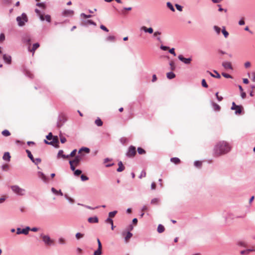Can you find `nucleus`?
<instances>
[{"label":"nucleus","mask_w":255,"mask_h":255,"mask_svg":"<svg viewBox=\"0 0 255 255\" xmlns=\"http://www.w3.org/2000/svg\"><path fill=\"white\" fill-rule=\"evenodd\" d=\"M231 150L229 144L225 141H219L214 147L215 156L218 157L228 153Z\"/></svg>","instance_id":"nucleus-1"},{"label":"nucleus","mask_w":255,"mask_h":255,"mask_svg":"<svg viewBox=\"0 0 255 255\" xmlns=\"http://www.w3.org/2000/svg\"><path fill=\"white\" fill-rule=\"evenodd\" d=\"M16 21L18 22V25L20 27H22L25 25V22L28 21V17L25 13H22L21 16H18L16 17Z\"/></svg>","instance_id":"nucleus-2"},{"label":"nucleus","mask_w":255,"mask_h":255,"mask_svg":"<svg viewBox=\"0 0 255 255\" xmlns=\"http://www.w3.org/2000/svg\"><path fill=\"white\" fill-rule=\"evenodd\" d=\"M10 188L13 193L19 196H23L25 194V189L20 188L18 185H12Z\"/></svg>","instance_id":"nucleus-3"},{"label":"nucleus","mask_w":255,"mask_h":255,"mask_svg":"<svg viewBox=\"0 0 255 255\" xmlns=\"http://www.w3.org/2000/svg\"><path fill=\"white\" fill-rule=\"evenodd\" d=\"M67 118L66 116L63 114L59 115L57 119V122L56 126L57 128H61L67 122Z\"/></svg>","instance_id":"nucleus-4"},{"label":"nucleus","mask_w":255,"mask_h":255,"mask_svg":"<svg viewBox=\"0 0 255 255\" xmlns=\"http://www.w3.org/2000/svg\"><path fill=\"white\" fill-rule=\"evenodd\" d=\"M232 110H235V114L236 115H241L244 110V108L241 105H237L236 103L233 102L232 104L231 108Z\"/></svg>","instance_id":"nucleus-5"},{"label":"nucleus","mask_w":255,"mask_h":255,"mask_svg":"<svg viewBox=\"0 0 255 255\" xmlns=\"http://www.w3.org/2000/svg\"><path fill=\"white\" fill-rule=\"evenodd\" d=\"M136 148L133 145H130L128 148V151L126 152V156L129 158L133 157L136 154Z\"/></svg>","instance_id":"nucleus-6"},{"label":"nucleus","mask_w":255,"mask_h":255,"mask_svg":"<svg viewBox=\"0 0 255 255\" xmlns=\"http://www.w3.org/2000/svg\"><path fill=\"white\" fill-rule=\"evenodd\" d=\"M40 237L42 239V241L47 246H51L53 245L54 241L51 239L48 235H45L42 234L40 235Z\"/></svg>","instance_id":"nucleus-7"},{"label":"nucleus","mask_w":255,"mask_h":255,"mask_svg":"<svg viewBox=\"0 0 255 255\" xmlns=\"http://www.w3.org/2000/svg\"><path fill=\"white\" fill-rule=\"evenodd\" d=\"M178 58L180 61L186 65L190 64L192 61V58L191 56L188 58H185L182 54L179 55L178 56Z\"/></svg>","instance_id":"nucleus-8"},{"label":"nucleus","mask_w":255,"mask_h":255,"mask_svg":"<svg viewBox=\"0 0 255 255\" xmlns=\"http://www.w3.org/2000/svg\"><path fill=\"white\" fill-rule=\"evenodd\" d=\"M30 230V228L28 226L26 227L25 228H23L21 229L20 228H17L16 229V234L17 235L19 234H24L25 235H26L28 234L29 231Z\"/></svg>","instance_id":"nucleus-9"},{"label":"nucleus","mask_w":255,"mask_h":255,"mask_svg":"<svg viewBox=\"0 0 255 255\" xmlns=\"http://www.w3.org/2000/svg\"><path fill=\"white\" fill-rule=\"evenodd\" d=\"M52 141H48L46 139H44V142L45 143V144H48V145H53V146H54L53 143H56V144H58L59 143V140H58V136H53L52 137Z\"/></svg>","instance_id":"nucleus-10"},{"label":"nucleus","mask_w":255,"mask_h":255,"mask_svg":"<svg viewBox=\"0 0 255 255\" xmlns=\"http://www.w3.org/2000/svg\"><path fill=\"white\" fill-rule=\"evenodd\" d=\"M21 40L23 43L28 45L29 47L31 45V39L29 35L22 36Z\"/></svg>","instance_id":"nucleus-11"},{"label":"nucleus","mask_w":255,"mask_h":255,"mask_svg":"<svg viewBox=\"0 0 255 255\" xmlns=\"http://www.w3.org/2000/svg\"><path fill=\"white\" fill-rule=\"evenodd\" d=\"M84 155L81 154L80 155H78L75 156L74 159L72 161H73V163L75 165V166L79 165L80 162L82 160V158Z\"/></svg>","instance_id":"nucleus-12"},{"label":"nucleus","mask_w":255,"mask_h":255,"mask_svg":"<svg viewBox=\"0 0 255 255\" xmlns=\"http://www.w3.org/2000/svg\"><path fill=\"white\" fill-rule=\"evenodd\" d=\"M74 12L73 10L71 9H64L62 12V15L64 16H72L74 14Z\"/></svg>","instance_id":"nucleus-13"},{"label":"nucleus","mask_w":255,"mask_h":255,"mask_svg":"<svg viewBox=\"0 0 255 255\" xmlns=\"http://www.w3.org/2000/svg\"><path fill=\"white\" fill-rule=\"evenodd\" d=\"M3 60L7 64H10L11 63V56L4 54L2 56Z\"/></svg>","instance_id":"nucleus-14"},{"label":"nucleus","mask_w":255,"mask_h":255,"mask_svg":"<svg viewBox=\"0 0 255 255\" xmlns=\"http://www.w3.org/2000/svg\"><path fill=\"white\" fill-rule=\"evenodd\" d=\"M213 72L214 73L216 74V75H214V74L211 72L210 71L207 70L206 71V72L207 73H208L211 77H214V78H217V79H220L221 78V75L218 72V71L217 70H213Z\"/></svg>","instance_id":"nucleus-15"},{"label":"nucleus","mask_w":255,"mask_h":255,"mask_svg":"<svg viewBox=\"0 0 255 255\" xmlns=\"http://www.w3.org/2000/svg\"><path fill=\"white\" fill-rule=\"evenodd\" d=\"M222 66L227 69H231L232 70L233 69V67H232V64H231V63L230 62H228V61H225V62H223L222 63Z\"/></svg>","instance_id":"nucleus-16"},{"label":"nucleus","mask_w":255,"mask_h":255,"mask_svg":"<svg viewBox=\"0 0 255 255\" xmlns=\"http://www.w3.org/2000/svg\"><path fill=\"white\" fill-rule=\"evenodd\" d=\"M38 175L39 178H40L44 182H46L48 180V178L46 176V175L41 171L38 172Z\"/></svg>","instance_id":"nucleus-17"},{"label":"nucleus","mask_w":255,"mask_h":255,"mask_svg":"<svg viewBox=\"0 0 255 255\" xmlns=\"http://www.w3.org/2000/svg\"><path fill=\"white\" fill-rule=\"evenodd\" d=\"M77 152V149H74V150H73L71 153L69 154H68V155H63V159H66V158H68L69 157H74L75 156V154Z\"/></svg>","instance_id":"nucleus-18"},{"label":"nucleus","mask_w":255,"mask_h":255,"mask_svg":"<svg viewBox=\"0 0 255 255\" xmlns=\"http://www.w3.org/2000/svg\"><path fill=\"white\" fill-rule=\"evenodd\" d=\"M141 30H143L146 33L151 34L153 32V28L152 27L147 28L146 27L143 26L141 27Z\"/></svg>","instance_id":"nucleus-19"},{"label":"nucleus","mask_w":255,"mask_h":255,"mask_svg":"<svg viewBox=\"0 0 255 255\" xmlns=\"http://www.w3.org/2000/svg\"><path fill=\"white\" fill-rule=\"evenodd\" d=\"M10 158L11 156L9 152H5L4 153L2 156V159L6 161H9L10 160Z\"/></svg>","instance_id":"nucleus-20"},{"label":"nucleus","mask_w":255,"mask_h":255,"mask_svg":"<svg viewBox=\"0 0 255 255\" xmlns=\"http://www.w3.org/2000/svg\"><path fill=\"white\" fill-rule=\"evenodd\" d=\"M88 221L90 223H97L98 222L99 220L97 216H94L89 218Z\"/></svg>","instance_id":"nucleus-21"},{"label":"nucleus","mask_w":255,"mask_h":255,"mask_svg":"<svg viewBox=\"0 0 255 255\" xmlns=\"http://www.w3.org/2000/svg\"><path fill=\"white\" fill-rule=\"evenodd\" d=\"M118 166L119 167L117 169V172H121L125 169V166L123 165L122 161H120L118 162Z\"/></svg>","instance_id":"nucleus-22"},{"label":"nucleus","mask_w":255,"mask_h":255,"mask_svg":"<svg viewBox=\"0 0 255 255\" xmlns=\"http://www.w3.org/2000/svg\"><path fill=\"white\" fill-rule=\"evenodd\" d=\"M24 74L26 77L29 78L30 79H33L34 77L33 74L31 73V72L28 70L25 69L24 71Z\"/></svg>","instance_id":"nucleus-23"},{"label":"nucleus","mask_w":255,"mask_h":255,"mask_svg":"<svg viewBox=\"0 0 255 255\" xmlns=\"http://www.w3.org/2000/svg\"><path fill=\"white\" fill-rule=\"evenodd\" d=\"M211 104L212 106V107H213L214 110L215 111H219L220 110L221 107L217 103H215L213 102V101H211Z\"/></svg>","instance_id":"nucleus-24"},{"label":"nucleus","mask_w":255,"mask_h":255,"mask_svg":"<svg viewBox=\"0 0 255 255\" xmlns=\"http://www.w3.org/2000/svg\"><path fill=\"white\" fill-rule=\"evenodd\" d=\"M51 191L53 193L55 194L56 195H59L60 196H63V194L61 190H57L55 188L52 187L51 188Z\"/></svg>","instance_id":"nucleus-25"},{"label":"nucleus","mask_w":255,"mask_h":255,"mask_svg":"<svg viewBox=\"0 0 255 255\" xmlns=\"http://www.w3.org/2000/svg\"><path fill=\"white\" fill-rule=\"evenodd\" d=\"M35 12L37 14V15H38L41 21H44V15H43V14L41 13V12H40V10H39L37 8H36L35 9Z\"/></svg>","instance_id":"nucleus-26"},{"label":"nucleus","mask_w":255,"mask_h":255,"mask_svg":"<svg viewBox=\"0 0 255 255\" xmlns=\"http://www.w3.org/2000/svg\"><path fill=\"white\" fill-rule=\"evenodd\" d=\"M40 46V44L39 43L36 42L33 44L32 49L29 50L30 52H32L33 54L35 52V51Z\"/></svg>","instance_id":"nucleus-27"},{"label":"nucleus","mask_w":255,"mask_h":255,"mask_svg":"<svg viewBox=\"0 0 255 255\" xmlns=\"http://www.w3.org/2000/svg\"><path fill=\"white\" fill-rule=\"evenodd\" d=\"M82 151H85L87 153H89L90 151V149L87 147H82L79 149L78 153L80 154Z\"/></svg>","instance_id":"nucleus-28"},{"label":"nucleus","mask_w":255,"mask_h":255,"mask_svg":"<svg viewBox=\"0 0 255 255\" xmlns=\"http://www.w3.org/2000/svg\"><path fill=\"white\" fill-rule=\"evenodd\" d=\"M164 230H165L164 227L161 224H159L157 227V232L158 233H162L164 231Z\"/></svg>","instance_id":"nucleus-29"},{"label":"nucleus","mask_w":255,"mask_h":255,"mask_svg":"<svg viewBox=\"0 0 255 255\" xmlns=\"http://www.w3.org/2000/svg\"><path fill=\"white\" fill-rule=\"evenodd\" d=\"M167 78L169 79H172L176 76L175 74L172 71L168 72L166 74Z\"/></svg>","instance_id":"nucleus-30"},{"label":"nucleus","mask_w":255,"mask_h":255,"mask_svg":"<svg viewBox=\"0 0 255 255\" xmlns=\"http://www.w3.org/2000/svg\"><path fill=\"white\" fill-rule=\"evenodd\" d=\"M171 162L175 163V164H179L180 162V160L179 158L174 157L170 158Z\"/></svg>","instance_id":"nucleus-31"},{"label":"nucleus","mask_w":255,"mask_h":255,"mask_svg":"<svg viewBox=\"0 0 255 255\" xmlns=\"http://www.w3.org/2000/svg\"><path fill=\"white\" fill-rule=\"evenodd\" d=\"M95 124L98 126V127H101L103 125V123L101 119L100 118H97V119L95 121Z\"/></svg>","instance_id":"nucleus-32"},{"label":"nucleus","mask_w":255,"mask_h":255,"mask_svg":"<svg viewBox=\"0 0 255 255\" xmlns=\"http://www.w3.org/2000/svg\"><path fill=\"white\" fill-rule=\"evenodd\" d=\"M194 165L196 168H200L202 167V163L199 160H196L194 162Z\"/></svg>","instance_id":"nucleus-33"},{"label":"nucleus","mask_w":255,"mask_h":255,"mask_svg":"<svg viewBox=\"0 0 255 255\" xmlns=\"http://www.w3.org/2000/svg\"><path fill=\"white\" fill-rule=\"evenodd\" d=\"M64 197L65 198V199H66V200H67L69 203H71V204H73V203L75 202V200H74L73 198H72L70 197L68 195V194H64Z\"/></svg>","instance_id":"nucleus-34"},{"label":"nucleus","mask_w":255,"mask_h":255,"mask_svg":"<svg viewBox=\"0 0 255 255\" xmlns=\"http://www.w3.org/2000/svg\"><path fill=\"white\" fill-rule=\"evenodd\" d=\"M26 153L27 154V156L29 158L31 161H34V157L33 155L32 154L31 151L28 149H26L25 150Z\"/></svg>","instance_id":"nucleus-35"},{"label":"nucleus","mask_w":255,"mask_h":255,"mask_svg":"<svg viewBox=\"0 0 255 255\" xmlns=\"http://www.w3.org/2000/svg\"><path fill=\"white\" fill-rule=\"evenodd\" d=\"M166 5H167V7L170 9L172 12H174L175 11V9L173 6V5H172V4L168 1L166 3Z\"/></svg>","instance_id":"nucleus-36"},{"label":"nucleus","mask_w":255,"mask_h":255,"mask_svg":"<svg viewBox=\"0 0 255 255\" xmlns=\"http://www.w3.org/2000/svg\"><path fill=\"white\" fill-rule=\"evenodd\" d=\"M36 5L44 9L46 8V5L45 2H37L36 4Z\"/></svg>","instance_id":"nucleus-37"},{"label":"nucleus","mask_w":255,"mask_h":255,"mask_svg":"<svg viewBox=\"0 0 255 255\" xmlns=\"http://www.w3.org/2000/svg\"><path fill=\"white\" fill-rule=\"evenodd\" d=\"M222 32L225 38H227L228 37L229 32L226 30L225 26H223Z\"/></svg>","instance_id":"nucleus-38"},{"label":"nucleus","mask_w":255,"mask_h":255,"mask_svg":"<svg viewBox=\"0 0 255 255\" xmlns=\"http://www.w3.org/2000/svg\"><path fill=\"white\" fill-rule=\"evenodd\" d=\"M84 22L85 24H88L93 25L94 26L96 25V22H95L94 21H93V20H92L91 19H88V20H85Z\"/></svg>","instance_id":"nucleus-39"},{"label":"nucleus","mask_w":255,"mask_h":255,"mask_svg":"<svg viewBox=\"0 0 255 255\" xmlns=\"http://www.w3.org/2000/svg\"><path fill=\"white\" fill-rule=\"evenodd\" d=\"M137 151L139 154H143L146 153L145 150L143 148L140 147H137Z\"/></svg>","instance_id":"nucleus-40"},{"label":"nucleus","mask_w":255,"mask_h":255,"mask_svg":"<svg viewBox=\"0 0 255 255\" xmlns=\"http://www.w3.org/2000/svg\"><path fill=\"white\" fill-rule=\"evenodd\" d=\"M132 236V234L130 233V232L128 231L127 233L126 237H125V239L126 241H128V239L131 238Z\"/></svg>","instance_id":"nucleus-41"},{"label":"nucleus","mask_w":255,"mask_h":255,"mask_svg":"<svg viewBox=\"0 0 255 255\" xmlns=\"http://www.w3.org/2000/svg\"><path fill=\"white\" fill-rule=\"evenodd\" d=\"M1 134H2V135L4 136H8L10 135V132H9V130L7 129H4L2 131Z\"/></svg>","instance_id":"nucleus-42"},{"label":"nucleus","mask_w":255,"mask_h":255,"mask_svg":"<svg viewBox=\"0 0 255 255\" xmlns=\"http://www.w3.org/2000/svg\"><path fill=\"white\" fill-rule=\"evenodd\" d=\"M69 164L70 165V169L72 171H74L76 170L75 166L74 165L73 161L71 160H69Z\"/></svg>","instance_id":"nucleus-43"},{"label":"nucleus","mask_w":255,"mask_h":255,"mask_svg":"<svg viewBox=\"0 0 255 255\" xmlns=\"http://www.w3.org/2000/svg\"><path fill=\"white\" fill-rule=\"evenodd\" d=\"M82 173V171L81 169H76L74 171V174L75 176H76L80 175V174H81Z\"/></svg>","instance_id":"nucleus-44"},{"label":"nucleus","mask_w":255,"mask_h":255,"mask_svg":"<svg viewBox=\"0 0 255 255\" xmlns=\"http://www.w3.org/2000/svg\"><path fill=\"white\" fill-rule=\"evenodd\" d=\"M201 85L203 87L207 88L208 87V85L205 80V79H203L201 81Z\"/></svg>","instance_id":"nucleus-45"},{"label":"nucleus","mask_w":255,"mask_h":255,"mask_svg":"<svg viewBox=\"0 0 255 255\" xmlns=\"http://www.w3.org/2000/svg\"><path fill=\"white\" fill-rule=\"evenodd\" d=\"M102 253V249H101L100 247L94 252V255H101Z\"/></svg>","instance_id":"nucleus-46"},{"label":"nucleus","mask_w":255,"mask_h":255,"mask_svg":"<svg viewBox=\"0 0 255 255\" xmlns=\"http://www.w3.org/2000/svg\"><path fill=\"white\" fill-rule=\"evenodd\" d=\"M44 20H45L47 22L50 23L51 21V17L49 14H46L45 15Z\"/></svg>","instance_id":"nucleus-47"},{"label":"nucleus","mask_w":255,"mask_h":255,"mask_svg":"<svg viewBox=\"0 0 255 255\" xmlns=\"http://www.w3.org/2000/svg\"><path fill=\"white\" fill-rule=\"evenodd\" d=\"M115 37L114 36H108L106 40L107 41H114L115 40Z\"/></svg>","instance_id":"nucleus-48"},{"label":"nucleus","mask_w":255,"mask_h":255,"mask_svg":"<svg viewBox=\"0 0 255 255\" xmlns=\"http://www.w3.org/2000/svg\"><path fill=\"white\" fill-rule=\"evenodd\" d=\"M213 29L216 31L217 34H219L221 32V28L218 26L215 25L213 26Z\"/></svg>","instance_id":"nucleus-49"},{"label":"nucleus","mask_w":255,"mask_h":255,"mask_svg":"<svg viewBox=\"0 0 255 255\" xmlns=\"http://www.w3.org/2000/svg\"><path fill=\"white\" fill-rule=\"evenodd\" d=\"M75 237L77 240H80L84 237V234L81 233H77L76 234Z\"/></svg>","instance_id":"nucleus-50"},{"label":"nucleus","mask_w":255,"mask_h":255,"mask_svg":"<svg viewBox=\"0 0 255 255\" xmlns=\"http://www.w3.org/2000/svg\"><path fill=\"white\" fill-rule=\"evenodd\" d=\"M41 161V159L40 158H34V161H32L33 163H34L35 165H38L39 163H40Z\"/></svg>","instance_id":"nucleus-51"},{"label":"nucleus","mask_w":255,"mask_h":255,"mask_svg":"<svg viewBox=\"0 0 255 255\" xmlns=\"http://www.w3.org/2000/svg\"><path fill=\"white\" fill-rule=\"evenodd\" d=\"M81 179L82 181H85L89 180V177L84 174H81Z\"/></svg>","instance_id":"nucleus-52"},{"label":"nucleus","mask_w":255,"mask_h":255,"mask_svg":"<svg viewBox=\"0 0 255 255\" xmlns=\"http://www.w3.org/2000/svg\"><path fill=\"white\" fill-rule=\"evenodd\" d=\"M80 16L81 17H83L84 18H88L91 17L92 16L91 14L87 15V14H86L84 13H81V14H80Z\"/></svg>","instance_id":"nucleus-53"},{"label":"nucleus","mask_w":255,"mask_h":255,"mask_svg":"<svg viewBox=\"0 0 255 255\" xmlns=\"http://www.w3.org/2000/svg\"><path fill=\"white\" fill-rule=\"evenodd\" d=\"M117 213V211H116V210L112 211V212H110L109 213V217H110V218L114 217L116 215Z\"/></svg>","instance_id":"nucleus-54"},{"label":"nucleus","mask_w":255,"mask_h":255,"mask_svg":"<svg viewBox=\"0 0 255 255\" xmlns=\"http://www.w3.org/2000/svg\"><path fill=\"white\" fill-rule=\"evenodd\" d=\"M63 150L61 149V150H59L58 152V154H57V158H60V157H62L63 158V155H65L64 154H63Z\"/></svg>","instance_id":"nucleus-55"},{"label":"nucleus","mask_w":255,"mask_h":255,"mask_svg":"<svg viewBox=\"0 0 255 255\" xmlns=\"http://www.w3.org/2000/svg\"><path fill=\"white\" fill-rule=\"evenodd\" d=\"M222 75L226 78H233L231 75H230L228 73H225V72L222 73Z\"/></svg>","instance_id":"nucleus-56"},{"label":"nucleus","mask_w":255,"mask_h":255,"mask_svg":"<svg viewBox=\"0 0 255 255\" xmlns=\"http://www.w3.org/2000/svg\"><path fill=\"white\" fill-rule=\"evenodd\" d=\"M175 6L176 7V9L179 10V11H182L183 6L179 4H175Z\"/></svg>","instance_id":"nucleus-57"},{"label":"nucleus","mask_w":255,"mask_h":255,"mask_svg":"<svg viewBox=\"0 0 255 255\" xmlns=\"http://www.w3.org/2000/svg\"><path fill=\"white\" fill-rule=\"evenodd\" d=\"M237 245L241 247H246L247 245L246 244L242 241H239L237 243Z\"/></svg>","instance_id":"nucleus-58"},{"label":"nucleus","mask_w":255,"mask_h":255,"mask_svg":"<svg viewBox=\"0 0 255 255\" xmlns=\"http://www.w3.org/2000/svg\"><path fill=\"white\" fill-rule=\"evenodd\" d=\"M169 65L170 66V69L171 70H174L175 69V66L174 62L171 61L169 63Z\"/></svg>","instance_id":"nucleus-59"},{"label":"nucleus","mask_w":255,"mask_h":255,"mask_svg":"<svg viewBox=\"0 0 255 255\" xmlns=\"http://www.w3.org/2000/svg\"><path fill=\"white\" fill-rule=\"evenodd\" d=\"M5 40V35L3 33L0 34V42H3Z\"/></svg>","instance_id":"nucleus-60"},{"label":"nucleus","mask_w":255,"mask_h":255,"mask_svg":"<svg viewBox=\"0 0 255 255\" xmlns=\"http://www.w3.org/2000/svg\"><path fill=\"white\" fill-rule=\"evenodd\" d=\"M53 135L52 132H49L48 135H46V138L47 140H50L52 139Z\"/></svg>","instance_id":"nucleus-61"},{"label":"nucleus","mask_w":255,"mask_h":255,"mask_svg":"<svg viewBox=\"0 0 255 255\" xmlns=\"http://www.w3.org/2000/svg\"><path fill=\"white\" fill-rule=\"evenodd\" d=\"M120 141L122 144H125L127 142V139L125 137H122L120 138Z\"/></svg>","instance_id":"nucleus-62"},{"label":"nucleus","mask_w":255,"mask_h":255,"mask_svg":"<svg viewBox=\"0 0 255 255\" xmlns=\"http://www.w3.org/2000/svg\"><path fill=\"white\" fill-rule=\"evenodd\" d=\"M58 243L60 244L64 245L65 244V240L62 238H60L58 239Z\"/></svg>","instance_id":"nucleus-63"},{"label":"nucleus","mask_w":255,"mask_h":255,"mask_svg":"<svg viewBox=\"0 0 255 255\" xmlns=\"http://www.w3.org/2000/svg\"><path fill=\"white\" fill-rule=\"evenodd\" d=\"M158 202V199L157 198H153L151 200V204H157Z\"/></svg>","instance_id":"nucleus-64"}]
</instances>
